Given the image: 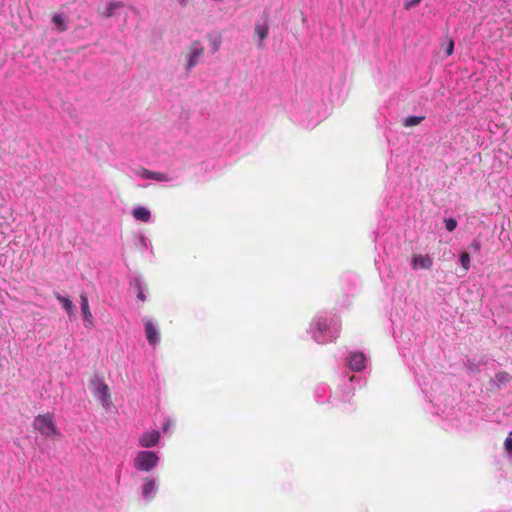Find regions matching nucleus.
Masks as SVG:
<instances>
[{
  "label": "nucleus",
  "mask_w": 512,
  "mask_h": 512,
  "mask_svg": "<svg viewBox=\"0 0 512 512\" xmlns=\"http://www.w3.org/2000/svg\"><path fill=\"white\" fill-rule=\"evenodd\" d=\"M33 427L45 437L54 439L55 437L60 436V432L58 431L53 420V416L50 413L39 414L36 416L33 422Z\"/></svg>",
  "instance_id": "1"
},
{
  "label": "nucleus",
  "mask_w": 512,
  "mask_h": 512,
  "mask_svg": "<svg viewBox=\"0 0 512 512\" xmlns=\"http://www.w3.org/2000/svg\"><path fill=\"white\" fill-rule=\"evenodd\" d=\"M159 458L153 451H140L134 459V466L138 471H151L158 464Z\"/></svg>",
  "instance_id": "2"
},
{
  "label": "nucleus",
  "mask_w": 512,
  "mask_h": 512,
  "mask_svg": "<svg viewBox=\"0 0 512 512\" xmlns=\"http://www.w3.org/2000/svg\"><path fill=\"white\" fill-rule=\"evenodd\" d=\"M204 54V47L198 40L193 41L186 50L185 56L187 59L186 70H190L195 67L202 55Z\"/></svg>",
  "instance_id": "3"
},
{
  "label": "nucleus",
  "mask_w": 512,
  "mask_h": 512,
  "mask_svg": "<svg viewBox=\"0 0 512 512\" xmlns=\"http://www.w3.org/2000/svg\"><path fill=\"white\" fill-rule=\"evenodd\" d=\"M135 175L142 179H150L157 182H167L170 181V178L167 176V174L163 172H155L148 170L144 167H138L134 170Z\"/></svg>",
  "instance_id": "4"
},
{
  "label": "nucleus",
  "mask_w": 512,
  "mask_h": 512,
  "mask_svg": "<svg viewBox=\"0 0 512 512\" xmlns=\"http://www.w3.org/2000/svg\"><path fill=\"white\" fill-rule=\"evenodd\" d=\"M94 394L97 398L101 400L103 406L108 407L111 404L109 387L104 382H97L94 389Z\"/></svg>",
  "instance_id": "5"
},
{
  "label": "nucleus",
  "mask_w": 512,
  "mask_h": 512,
  "mask_svg": "<svg viewBox=\"0 0 512 512\" xmlns=\"http://www.w3.org/2000/svg\"><path fill=\"white\" fill-rule=\"evenodd\" d=\"M349 367L356 372L362 371L366 367V356L362 352H355L349 359Z\"/></svg>",
  "instance_id": "6"
},
{
  "label": "nucleus",
  "mask_w": 512,
  "mask_h": 512,
  "mask_svg": "<svg viewBox=\"0 0 512 512\" xmlns=\"http://www.w3.org/2000/svg\"><path fill=\"white\" fill-rule=\"evenodd\" d=\"M160 438V434L158 431H149L145 432L139 439V444L143 448H150L155 446Z\"/></svg>",
  "instance_id": "7"
},
{
  "label": "nucleus",
  "mask_w": 512,
  "mask_h": 512,
  "mask_svg": "<svg viewBox=\"0 0 512 512\" xmlns=\"http://www.w3.org/2000/svg\"><path fill=\"white\" fill-rule=\"evenodd\" d=\"M433 265L432 259L428 255H414L412 260L413 269H430Z\"/></svg>",
  "instance_id": "8"
},
{
  "label": "nucleus",
  "mask_w": 512,
  "mask_h": 512,
  "mask_svg": "<svg viewBox=\"0 0 512 512\" xmlns=\"http://www.w3.org/2000/svg\"><path fill=\"white\" fill-rule=\"evenodd\" d=\"M146 338L151 345H156L160 341L159 330L153 325L152 322H147L145 327Z\"/></svg>",
  "instance_id": "9"
},
{
  "label": "nucleus",
  "mask_w": 512,
  "mask_h": 512,
  "mask_svg": "<svg viewBox=\"0 0 512 512\" xmlns=\"http://www.w3.org/2000/svg\"><path fill=\"white\" fill-rule=\"evenodd\" d=\"M156 487V481L152 477H146L144 478V484L142 487V496L147 499H152V493L154 492Z\"/></svg>",
  "instance_id": "10"
},
{
  "label": "nucleus",
  "mask_w": 512,
  "mask_h": 512,
  "mask_svg": "<svg viewBox=\"0 0 512 512\" xmlns=\"http://www.w3.org/2000/svg\"><path fill=\"white\" fill-rule=\"evenodd\" d=\"M134 285L136 287L137 298L142 302L146 301L150 293L148 285L139 279H135Z\"/></svg>",
  "instance_id": "11"
},
{
  "label": "nucleus",
  "mask_w": 512,
  "mask_h": 512,
  "mask_svg": "<svg viewBox=\"0 0 512 512\" xmlns=\"http://www.w3.org/2000/svg\"><path fill=\"white\" fill-rule=\"evenodd\" d=\"M132 215L136 220L148 222L151 218V212L145 207L139 206L133 209Z\"/></svg>",
  "instance_id": "12"
},
{
  "label": "nucleus",
  "mask_w": 512,
  "mask_h": 512,
  "mask_svg": "<svg viewBox=\"0 0 512 512\" xmlns=\"http://www.w3.org/2000/svg\"><path fill=\"white\" fill-rule=\"evenodd\" d=\"M269 33V27L266 23L264 24H256L255 26V34L258 35L260 41L258 43V47H263L262 41L267 38Z\"/></svg>",
  "instance_id": "13"
},
{
  "label": "nucleus",
  "mask_w": 512,
  "mask_h": 512,
  "mask_svg": "<svg viewBox=\"0 0 512 512\" xmlns=\"http://www.w3.org/2000/svg\"><path fill=\"white\" fill-rule=\"evenodd\" d=\"M52 23L58 31L63 32L67 29L65 17L62 14L55 13L52 16Z\"/></svg>",
  "instance_id": "14"
},
{
  "label": "nucleus",
  "mask_w": 512,
  "mask_h": 512,
  "mask_svg": "<svg viewBox=\"0 0 512 512\" xmlns=\"http://www.w3.org/2000/svg\"><path fill=\"white\" fill-rule=\"evenodd\" d=\"M80 300L83 318L84 320H89L90 318H92V314L89 309L88 298L85 294H81Z\"/></svg>",
  "instance_id": "15"
},
{
  "label": "nucleus",
  "mask_w": 512,
  "mask_h": 512,
  "mask_svg": "<svg viewBox=\"0 0 512 512\" xmlns=\"http://www.w3.org/2000/svg\"><path fill=\"white\" fill-rule=\"evenodd\" d=\"M122 4L120 2L109 1L105 8V16L112 17L116 9L120 8Z\"/></svg>",
  "instance_id": "16"
},
{
  "label": "nucleus",
  "mask_w": 512,
  "mask_h": 512,
  "mask_svg": "<svg viewBox=\"0 0 512 512\" xmlns=\"http://www.w3.org/2000/svg\"><path fill=\"white\" fill-rule=\"evenodd\" d=\"M424 119V116H409L405 119L404 126L413 127L419 125Z\"/></svg>",
  "instance_id": "17"
},
{
  "label": "nucleus",
  "mask_w": 512,
  "mask_h": 512,
  "mask_svg": "<svg viewBox=\"0 0 512 512\" xmlns=\"http://www.w3.org/2000/svg\"><path fill=\"white\" fill-rule=\"evenodd\" d=\"M56 298L58 301L62 304L64 309L68 312L69 316H71V312L73 310V303L66 297L61 296L60 294H57Z\"/></svg>",
  "instance_id": "18"
},
{
  "label": "nucleus",
  "mask_w": 512,
  "mask_h": 512,
  "mask_svg": "<svg viewBox=\"0 0 512 512\" xmlns=\"http://www.w3.org/2000/svg\"><path fill=\"white\" fill-rule=\"evenodd\" d=\"M460 262H461V265L464 269V271H468L469 268H470V254L469 252H466V251H463L461 254H460Z\"/></svg>",
  "instance_id": "19"
},
{
  "label": "nucleus",
  "mask_w": 512,
  "mask_h": 512,
  "mask_svg": "<svg viewBox=\"0 0 512 512\" xmlns=\"http://www.w3.org/2000/svg\"><path fill=\"white\" fill-rule=\"evenodd\" d=\"M445 226L448 231H453L457 227V221L453 218H449L445 220Z\"/></svg>",
  "instance_id": "20"
},
{
  "label": "nucleus",
  "mask_w": 512,
  "mask_h": 512,
  "mask_svg": "<svg viewBox=\"0 0 512 512\" xmlns=\"http://www.w3.org/2000/svg\"><path fill=\"white\" fill-rule=\"evenodd\" d=\"M443 47L447 56L452 55L454 50V41L452 39H449L447 44Z\"/></svg>",
  "instance_id": "21"
},
{
  "label": "nucleus",
  "mask_w": 512,
  "mask_h": 512,
  "mask_svg": "<svg viewBox=\"0 0 512 512\" xmlns=\"http://www.w3.org/2000/svg\"><path fill=\"white\" fill-rule=\"evenodd\" d=\"M468 249L470 250V252L472 253H477L480 251L481 249V245H480V242L477 241V240H474L468 247Z\"/></svg>",
  "instance_id": "22"
},
{
  "label": "nucleus",
  "mask_w": 512,
  "mask_h": 512,
  "mask_svg": "<svg viewBox=\"0 0 512 512\" xmlns=\"http://www.w3.org/2000/svg\"><path fill=\"white\" fill-rule=\"evenodd\" d=\"M506 450L508 453L512 452V432H510L504 442Z\"/></svg>",
  "instance_id": "23"
},
{
  "label": "nucleus",
  "mask_w": 512,
  "mask_h": 512,
  "mask_svg": "<svg viewBox=\"0 0 512 512\" xmlns=\"http://www.w3.org/2000/svg\"><path fill=\"white\" fill-rule=\"evenodd\" d=\"M420 1L421 0H409V1L405 2L404 8L408 10V9L418 5L420 3Z\"/></svg>",
  "instance_id": "24"
},
{
  "label": "nucleus",
  "mask_w": 512,
  "mask_h": 512,
  "mask_svg": "<svg viewBox=\"0 0 512 512\" xmlns=\"http://www.w3.org/2000/svg\"><path fill=\"white\" fill-rule=\"evenodd\" d=\"M187 2L188 0H179L180 5L183 7L187 5Z\"/></svg>",
  "instance_id": "25"
},
{
  "label": "nucleus",
  "mask_w": 512,
  "mask_h": 512,
  "mask_svg": "<svg viewBox=\"0 0 512 512\" xmlns=\"http://www.w3.org/2000/svg\"><path fill=\"white\" fill-rule=\"evenodd\" d=\"M325 324L326 322H323L322 324L319 325V330H324L325 329Z\"/></svg>",
  "instance_id": "26"
},
{
  "label": "nucleus",
  "mask_w": 512,
  "mask_h": 512,
  "mask_svg": "<svg viewBox=\"0 0 512 512\" xmlns=\"http://www.w3.org/2000/svg\"><path fill=\"white\" fill-rule=\"evenodd\" d=\"M168 428H169V423H166V424L164 425V427H163V430H164V431H167V430H168Z\"/></svg>",
  "instance_id": "27"
}]
</instances>
